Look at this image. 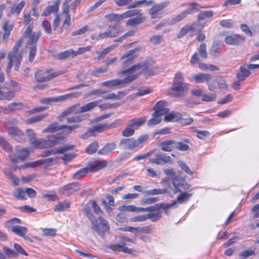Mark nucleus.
<instances>
[{
	"instance_id": "nucleus-51",
	"label": "nucleus",
	"mask_w": 259,
	"mask_h": 259,
	"mask_svg": "<svg viewBox=\"0 0 259 259\" xmlns=\"http://www.w3.org/2000/svg\"><path fill=\"white\" fill-rule=\"evenodd\" d=\"M123 19L127 18L128 17H133L135 16H138L141 15V10L138 9H135L133 10L127 11L122 14Z\"/></svg>"
},
{
	"instance_id": "nucleus-5",
	"label": "nucleus",
	"mask_w": 259,
	"mask_h": 259,
	"mask_svg": "<svg viewBox=\"0 0 259 259\" xmlns=\"http://www.w3.org/2000/svg\"><path fill=\"white\" fill-rule=\"evenodd\" d=\"M147 135H142L137 139L133 138H125L120 140L119 147L124 150H135L142 148L144 144L147 140Z\"/></svg>"
},
{
	"instance_id": "nucleus-12",
	"label": "nucleus",
	"mask_w": 259,
	"mask_h": 259,
	"mask_svg": "<svg viewBox=\"0 0 259 259\" xmlns=\"http://www.w3.org/2000/svg\"><path fill=\"white\" fill-rule=\"evenodd\" d=\"M80 189V185L78 183L68 184L59 189L60 193L65 196H69Z\"/></svg>"
},
{
	"instance_id": "nucleus-7",
	"label": "nucleus",
	"mask_w": 259,
	"mask_h": 259,
	"mask_svg": "<svg viewBox=\"0 0 259 259\" xmlns=\"http://www.w3.org/2000/svg\"><path fill=\"white\" fill-rule=\"evenodd\" d=\"M169 4V2L164 1L158 4H154L153 6L148 10V14L151 19H160L164 15V9Z\"/></svg>"
},
{
	"instance_id": "nucleus-53",
	"label": "nucleus",
	"mask_w": 259,
	"mask_h": 259,
	"mask_svg": "<svg viewBox=\"0 0 259 259\" xmlns=\"http://www.w3.org/2000/svg\"><path fill=\"white\" fill-rule=\"evenodd\" d=\"M175 147L176 149L185 151L189 149V146L184 142H176L175 141Z\"/></svg>"
},
{
	"instance_id": "nucleus-37",
	"label": "nucleus",
	"mask_w": 259,
	"mask_h": 259,
	"mask_svg": "<svg viewBox=\"0 0 259 259\" xmlns=\"http://www.w3.org/2000/svg\"><path fill=\"white\" fill-rule=\"evenodd\" d=\"M146 118L145 117L142 118H135L130 120L128 123L129 125L134 127L135 130L138 128L140 126L144 124L146 121Z\"/></svg>"
},
{
	"instance_id": "nucleus-58",
	"label": "nucleus",
	"mask_w": 259,
	"mask_h": 259,
	"mask_svg": "<svg viewBox=\"0 0 259 259\" xmlns=\"http://www.w3.org/2000/svg\"><path fill=\"white\" fill-rule=\"evenodd\" d=\"M0 146L8 152L11 151L12 149V146L3 138H0Z\"/></svg>"
},
{
	"instance_id": "nucleus-32",
	"label": "nucleus",
	"mask_w": 259,
	"mask_h": 259,
	"mask_svg": "<svg viewBox=\"0 0 259 259\" xmlns=\"http://www.w3.org/2000/svg\"><path fill=\"white\" fill-rule=\"evenodd\" d=\"M164 121L166 122L175 121L182 118V115L179 112H171L164 115Z\"/></svg>"
},
{
	"instance_id": "nucleus-26",
	"label": "nucleus",
	"mask_w": 259,
	"mask_h": 259,
	"mask_svg": "<svg viewBox=\"0 0 259 259\" xmlns=\"http://www.w3.org/2000/svg\"><path fill=\"white\" fill-rule=\"evenodd\" d=\"M189 14H190V11L185 10L176 16L171 20L169 21L167 23V24L168 25H175L179 22L183 20Z\"/></svg>"
},
{
	"instance_id": "nucleus-11",
	"label": "nucleus",
	"mask_w": 259,
	"mask_h": 259,
	"mask_svg": "<svg viewBox=\"0 0 259 259\" xmlns=\"http://www.w3.org/2000/svg\"><path fill=\"white\" fill-rule=\"evenodd\" d=\"M172 187L169 185L168 187L172 190L175 194L181 192L182 189L188 190L190 188V186L187 183L178 178L172 179Z\"/></svg>"
},
{
	"instance_id": "nucleus-38",
	"label": "nucleus",
	"mask_w": 259,
	"mask_h": 259,
	"mask_svg": "<svg viewBox=\"0 0 259 259\" xmlns=\"http://www.w3.org/2000/svg\"><path fill=\"white\" fill-rule=\"evenodd\" d=\"M59 7L58 4L49 6L44 9L42 13L41 14V16H48L51 13H57Z\"/></svg>"
},
{
	"instance_id": "nucleus-15",
	"label": "nucleus",
	"mask_w": 259,
	"mask_h": 259,
	"mask_svg": "<svg viewBox=\"0 0 259 259\" xmlns=\"http://www.w3.org/2000/svg\"><path fill=\"white\" fill-rule=\"evenodd\" d=\"M26 134L29 138V140L31 145L35 148L41 149V144L44 142L42 138L36 139V134L34 131L32 129H27L26 131Z\"/></svg>"
},
{
	"instance_id": "nucleus-59",
	"label": "nucleus",
	"mask_w": 259,
	"mask_h": 259,
	"mask_svg": "<svg viewBox=\"0 0 259 259\" xmlns=\"http://www.w3.org/2000/svg\"><path fill=\"white\" fill-rule=\"evenodd\" d=\"M3 251L8 257H17V252L6 246L3 247Z\"/></svg>"
},
{
	"instance_id": "nucleus-21",
	"label": "nucleus",
	"mask_w": 259,
	"mask_h": 259,
	"mask_svg": "<svg viewBox=\"0 0 259 259\" xmlns=\"http://www.w3.org/2000/svg\"><path fill=\"white\" fill-rule=\"evenodd\" d=\"M245 38L240 35L232 34L226 37L224 39L225 43L228 45L237 46L244 42Z\"/></svg>"
},
{
	"instance_id": "nucleus-44",
	"label": "nucleus",
	"mask_w": 259,
	"mask_h": 259,
	"mask_svg": "<svg viewBox=\"0 0 259 259\" xmlns=\"http://www.w3.org/2000/svg\"><path fill=\"white\" fill-rule=\"evenodd\" d=\"M15 197L18 199L20 200H26V197L25 196V189H23L20 188L17 189L15 191L13 192Z\"/></svg>"
},
{
	"instance_id": "nucleus-9",
	"label": "nucleus",
	"mask_w": 259,
	"mask_h": 259,
	"mask_svg": "<svg viewBox=\"0 0 259 259\" xmlns=\"http://www.w3.org/2000/svg\"><path fill=\"white\" fill-rule=\"evenodd\" d=\"M114 123H103L92 126L83 136L85 138L94 135V132L102 133L114 127Z\"/></svg>"
},
{
	"instance_id": "nucleus-18",
	"label": "nucleus",
	"mask_w": 259,
	"mask_h": 259,
	"mask_svg": "<svg viewBox=\"0 0 259 259\" xmlns=\"http://www.w3.org/2000/svg\"><path fill=\"white\" fill-rule=\"evenodd\" d=\"M138 50H132L126 52L121 57V64L126 66L130 64L132 61L138 56Z\"/></svg>"
},
{
	"instance_id": "nucleus-27",
	"label": "nucleus",
	"mask_w": 259,
	"mask_h": 259,
	"mask_svg": "<svg viewBox=\"0 0 259 259\" xmlns=\"http://www.w3.org/2000/svg\"><path fill=\"white\" fill-rule=\"evenodd\" d=\"M102 101V100H99L87 103V104L80 107L79 109V112L83 113L89 111L95 107L98 106V104Z\"/></svg>"
},
{
	"instance_id": "nucleus-3",
	"label": "nucleus",
	"mask_w": 259,
	"mask_h": 259,
	"mask_svg": "<svg viewBox=\"0 0 259 259\" xmlns=\"http://www.w3.org/2000/svg\"><path fill=\"white\" fill-rule=\"evenodd\" d=\"M40 36V32L32 31V27L29 25L24 31L23 36L27 40L26 47L29 49V60L32 62L36 53V43Z\"/></svg>"
},
{
	"instance_id": "nucleus-45",
	"label": "nucleus",
	"mask_w": 259,
	"mask_h": 259,
	"mask_svg": "<svg viewBox=\"0 0 259 259\" xmlns=\"http://www.w3.org/2000/svg\"><path fill=\"white\" fill-rule=\"evenodd\" d=\"M25 5L24 1H21L18 5H14L11 8L10 13L11 14L16 13L18 15Z\"/></svg>"
},
{
	"instance_id": "nucleus-43",
	"label": "nucleus",
	"mask_w": 259,
	"mask_h": 259,
	"mask_svg": "<svg viewBox=\"0 0 259 259\" xmlns=\"http://www.w3.org/2000/svg\"><path fill=\"white\" fill-rule=\"evenodd\" d=\"M213 15V12L212 11H201L197 16L198 21L203 20L206 19L210 18Z\"/></svg>"
},
{
	"instance_id": "nucleus-33",
	"label": "nucleus",
	"mask_w": 259,
	"mask_h": 259,
	"mask_svg": "<svg viewBox=\"0 0 259 259\" xmlns=\"http://www.w3.org/2000/svg\"><path fill=\"white\" fill-rule=\"evenodd\" d=\"M109 247L113 250L115 251H122L124 253H131V250L127 247L124 244H115L110 245Z\"/></svg>"
},
{
	"instance_id": "nucleus-1",
	"label": "nucleus",
	"mask_w": 259,
	"mask_h": 259,
	"mask_svg": "<svg viewBox=\"0 0 259 259\" xmlns=\"http://www.w3.org/2000/svg\"><path fill=\"white\" fill-rule=\"evenodd\" d=\"M153 62L151 60H145L139 63L133 65L130 68L125 69L119 74H122L126 76L122 79H115L102 82L101 84L104 87L113 88L117 86L124 87L126 84L130 83L131 81L137 78L138 74L136 73V71H141L149 75L155 74L153 70Z\"/></svg>"
},
{
	"instance_id": "nucleus-41",
	"label": "nucleus",
	"mask_w": 259,
	"mask_h": 259,
	"mask_svg": "<svg viewBox=\"0 0 259 259\" xmlns=\"http://www.w3.org/2000/svg\"><path fill=\"white\" fill-rule=\"evenodd\" d=\"M161 116L154 112L152 113V118L148 121V125L151 126L159 123L161 121Z\"/></svg>"
},
{
	"instance_id": "nucleus-48",
	"label": "nucleus",
	"mask_w": 259,
	"mask_h": 259,
	"mask_svg": "<svg viewBox=\"0 0 259 259\" xmlns=\"http://www.w3.org/2000/svg\"><path fill=\"white\" fill-rule=\"evenodd\" d=\"M88 171L87 167L81 168L73 175L72 178L75 180L82 178L85 176Z\"/></svg>"
},
{
	"instance_id": "nucleus-23",
	"label": "nucleus",
	"mask_w": 259,
	"mask_h": 259,
	"mask_svg": "<svg viewBox=\"0 0 259 259\" xmlns=\"http://www.w3.org/2000/svg\"><path fill=\"white\" fill-rule=\"evenodd\" d=\"M62 140L63 138L61 137H53L51 139H49L48 140L42 139L44 142L41 144V149L47 148L48 147L59 144Z\"/></svg>"
},
{
	"instance_id": "nucleus-22",
	"label": "nucleus",
	"mask_w": 259,
	"mask_h": 259,
	"mask_svg": "<svg viewBox=\"0 0 259 259\" xmlns=\"http://www.w3.org/2000/svg\"><path fill=\"white\" fill-rule=\"evenodd\" d=\"M155 112L162 116L168 113L169 109L166 107V103L164 101L158 102L154 107Z\"/></svg>"
},
{
	"instance_id": "nucleus-57",
	"label": "nucleus",
	"mask_w": 259,
	"mask_h": 259,
	"mask_svg": "<svg viewBox=\"0 0 259 259\" xmlns=\"http://www.w3.org/2000/svg\"><path fill=\"white\" fill-rule=\"evenodd\" d=\"M168 192V191L166 189H154L150 190L146 192V194L149 195H153L157 194H163Z\"/></svg>"
},
{
	"instance_id": "nucleus-24",
	"label": "nucleus",
	"mask_w": 259,
	"mask_h": 259,
	"mask_svg": "<svg viewBox=\"0 0 259 259\" xmlns=\"http://www.w3.org/2000/svg\"><path fill=\"white\" fill-rule=\"evenodd\" d=\"M200 59L198 57V54L197 52H195L191 57L190 60V63L191 65H193L196 63H198V67L199 68L203 70L206 71L207 70L208 65L203 63H200Z\"/></svg>"
},
{
	"instance_id": "nucleus-2",
	"label": "nucleus",
	"mask_w": 259,
	"mask_h": 259,
	"mask_svg": "<svg viewBox=\"0 0 259 259\" xmlns=\"http://www.w3.org/2000/svg\"><path fill=\"white\" fill-rule=\"evenodd\" d=\"M85 216L90 220L92 223V228L102 237L104 236L106 232L110 228L108 222L101 217L94 219V215L90 210L89 206H86L82 210Z\"/></svg>"
},
{
	"instance_id": "nucleus-40",
	"label": "nucleus",
	"mask_w": 259,
	"mask_h": 259,
	"mask_svg": "<svg viewBox=\"0 0 259 259\" xmlns=\"http://www.w3.org/2000/svg\"><path fill=\"white\" fill-rule=\"evenodd\" d=\"M4 172L8 176V178L14 185L17 186L19 185V179L15 175L12 174L9 169L5 168Z\"/></svg>"
},
{
	"instance_id": "nucleus-35",
	"label": "nucleus",
	"mask_w": 259,
	"mask_h": 259,
	"mask_svg": "<svg viewBox=\"0 0 259 259\" xmlns=\"http://www.w3.org/2000/svg\"><path fill=\"white\" fill-rule=\"evenodd\" d=\"M250 74V72L248 68L241 66L240 71L237 73V78L239 81H243Z\"/></svg>"
},
{
	"instance_id": "nucleus-30",
	"label": "nucleus",
	"mask_w": 259,
	"mask_h": 259,
	"mask_svg": "<svg viewBox=\"0 0 259 259\" xmlns=\"http://www.w3.org/2000/svg\"><path fill=\"white\" fill-rule=\"evenodd\" d=\"M105 18L110 22H113L115 23L121 22L124 19L122 14L111 13L106 15Z\"/></svg>"
},
{
	"instance_id": "nucleus-34",
	"label": "nucleus",
	"mask_w": 259,
	"mask_h": 259,
	"mask_svg": "<svg viewBox=\"0 0 259 259\" xmlns=\"http://www.w3.org/2000/svg\"><path fill=\"white\" fill-rule=\"evenodd\" d=\"M11 231L15 234L22 237L24 236L27 232V229L21 226L15 225L12 227Z\"/></svg>"
},
{
	"instance_id": "nucleus-50",
	"label": "nucleus",
	"mask_w": 259,
	"mask_h": 259,
	"mask_svg": "<svg viewBox=\"0 0 259 259\" xmlns=\"http://www.w3.org/2000/svg\"><path fill=\"white\" fill-rule=\"evenodd\" d=\"M154 4V1L153 0H140L135 2L133 3L132 6L129 7L130 8H137L141 5H145L146 6H151Z\"/></svg>"
},
{
	"instance_id": "nucleus-29",
	"label": "nucleus",
	"mask_w": 259,
	"mask_h": 259,
	"mask_svg": "<svg viewBox=\"0 0 259 259\" xmlns=\"http://www.w3.org/2000/svg\"><path fill=\"white\" fill-rule=\"evenodd\" d=\"M116 148V144L114 143H108L98 151V154L101 155H108L111 153Z\"/></svg>"
},
{
	"instance_id": "nucleus-52",
	"label": "nucleus",
	"mask_w": 259,
	"mask_h": 259,
	"mask_svg": "<svg viewBox=\"0 0 259 259\" xmlns=\"http://www.w3.org/2000/svg\"><path fill=\"white\" fill-rule=\"evenodd\" d=\"M98 148V142L94 141L85 149V152L88 154H92L97 151Z\"/></svg>"
},
{
	"instance_id": "nucleus-19",
	"label": "nucleus",
	"mask_w": 259,
	"mask_h": 259,
	"mask_svg": "<svg viewBox=\"0 0 259 259\" xmlns=\"http://www.w3.org/2000/svg\"><path fill=\"white\" fill-rule=\"evenodd\" d=\"M192 195V194L189 193L187 192L181 193L179 195L177 199L171 203L167 204L164 207L165 209H168L170 207L176 205L177 203L182 204L188 201Z\"/></svg>"
},
{
	"instance_id": "nucleus-63",
	"label": "nucleus",
	"mask_w": 259,
	"mask_h": 259,
	"mask_svg": "<svg viewBox=\"0 0 259 259\" xmlns=\"http://www.w3.org/2000/svg\"><path fill=\"white\" fill-rule=\"evenodd\" d=\"M120 209L123 211L138 212V207L135 205H122Z\"/></svg>"
},
{
	"instance_id": "nucleus-13",
	"label": "nucleus",
	"mask_w": 259,
	"mask_h": 259,
	"mask_svg": "<svg viewBox=\"0 0 259 259\" xmlns=\"http://www.w3.org/2000/svg\"><path fill=\"white\" fill-rule=\"evenodd\" d=\"M122 31V27L115 24L113 26H109L106 32L101 33L100 36L102 37H115Z\"/></svg>"
},
{
	"instance_id": "nucleus-56",
	"label": "nucleus",
	"mask_w": 259,
	"mask_h": 259,
	"mask_svg": "<svg viewBox=\"0 0 259 259\" xmlns=\"http://www.w3.org/2000/svg\"><path fill=\"white\" fill-rule=\"evenodd\" d=\"M135 130L134 127L130 126L129 123H127V127L122 132V135L125 137H131L134 134Z\"/></svg>"
},
{
	"instance_id": "nucleus-4",
	"label": "nucleus",
	"mask_w": 259,
	"mask_h": 259,
	"mask_svg": "<svg viewBox=\"0 0 259 259\" xmlns=\"http://www.w3.org/2000/svg\"><path fill=\"white\" fill-rule=\"evenodd\" d=\"M23 39L22 38L18 39L14 47L12 52H9L8 59L9 63L7 65V72L10 71L13 64H15V69L18 71L19 70L20 62L22 61L23 55L22 50H20Z\"/></svg>"
},
{
	"instance_id": "nucleus-17",
	"label": "nucleus",
	"mask_w": 259,
	"mask_h": 259,
	"mask_svg": "<svg viewBox=\"0 0 259 259\" xmlns=\"http://www.w3.org/2000/svg\"><path fill=\"white\" fill-rule=\"evenodd\" d=\"M149 161L157 165H163L170 163L171 161V158L165 154L158 153L155 155L154 158L149 159Z\"/></svg>"
},
{
	"instance_id": "nucleus-16",
	"label": "nucleus",
	"mask_w": 259,
	"mask_h": 259,
	"mask_svg": "<svg viewBox=\"0 0 259 259\" xmlns=\"http://www.w3.org/2000/svg\"><path fill=\"white\" fill-rule=\"evenodd\" d=\"M107 165V162L106 160L99 161L94 160L89 162L87 168L89 171L95 172L106 167Z\"/></svg>"
},
{
	"instance_id": "nucleus-10",
	"label": "nucleus",
	"mask_w": 259,
	"mask_h": 259,
	"mask_svg": "<svg viewBox=\"0 0 259 259\" xmlns=\"http://www.w3.org/2000/svg\"><path fill=\"white\" fill-rule=\"evenodd\" d=\"M188 79L190 81L195 82L196 83L206 82L209 90L212 91L208 84V82L212 79L211 75L209 74L204 73H194L191 74Z\"/></svg>"
},
{
	"instance_id": "nucleus-8",
	"label": "nucleus",
	"mask_w": 259,
	"mask_h": 259,
	"mask_svg": "<svg viewBox=\"0 0 259 259\" xmlns=\"http://www.w3.org/2000/svg\"><path fill=\"white\" fill-rule=\"evenodd\" d=\"M60 74V73L54 72L52 69L39 70L35 73V79L38 82H45L52 80Z\"/></svg>"
},
{
	"instance_id": "nucleus-36",
	"label": "nucleus",
	"mask_w": 259,
	"mask_h": 259,
	"mask_svg": "<svg viewBox=\"0 0 259 259\" xmlns=\"http://www.w3.org/2000/svg\"><path fill=\"white\" fill-rule=\"evenodd\" d=\"M76 56V53H75V51L73 50L70 49L62 52H60L58 54L56 57L58 59H65L69 57H73Z\"/></svg>"
},
{
	"instance_id": "nucleus-42",
	"label": "nucleus",
	"mask_w": 259,
	"mask_h": 259,
	"mask_svg": "<svg viewBox=\"0 0 259 259\" xmlns=\"http://www.w3.org/2000/svg\"><path fill=\"white\" fill-rule=\"evenodd\" d=\"M144 20L145 19L142 17L141 15L138 16L134 18L128 19L126 21V24L128 26H135L142 23Z\"/></svg>"
},
{
	"instance_id": "nucleus-46",
	"label": "nucleus",
	"mask_w": 259,
	"mask_h": 259,
	"mask_svg": "<svg viewBox=\"0 0 259 259\" xmlns=\"http://www.w3.org/2000/svg\"><path fill=\"white\" fill-rule=\"evenodd\" d=\"M15 97V94L12 91H8L4 92L3 91L1 92L0 93V100H11Z\"/></svg>"
},
{
	"instance_id": "nucleus-39",
	"label": "nucleus",
	"mask_w": 259,
	"mask_h": 259,
	"mask_svg": "<svg viewBox=\"0 0 259 259\" xmlns=\"http://www.w3.org/2000/svg\"><path fill=\"white\" fill-rule=\"evenodd\" d=\"M70 206V202L69 201L65 200L60 202L55 205L54 207L55 211H63L69 208Z\"/></svg>"
},
{
	"instance_id": "nucleus-64",
	"label": "nucleus",
	"mask_w": 259,
	"mask_h": 259,
	"mask_svg": "<svg viewBox=\"0 0 259 259\" xmlns=\"http://www.w3.org/2000/svg\"><path fill=\"white\" fill-rule=\"evenodd\" d=\"M147 219L146 215H140L132 217L130 219V221L132 222H144Z\"/></svg>"
},
{
	"instance_id": "nucleus-31",
	"label": "nucleus",
	"mask_w": 259,
	"mask_h": 259,
	"mask_svg": "<svg viewBox=\"0 0 259 259\" xmlns=\"http://www.w3.org/2000/svg\"><path fill=\"white\" fill-rule=\"evenodd\" d=\"M81 0H65L63 4V8L67 7L68 11L70 10L74 11L76 7L78 6Z\"/></svg>"
},
{
	"instance_id": "nucleus-62",
	"label": "nucleus",
	"mask_w": 259,
	"mask_h": 259,
	"mask_svg": "<svg viewBox=\"0 0 259 259\" xmlns=\"http://www.w3.org/2000/svg\"><path fill=\"white\" fill-rule=\"evenodd\" d=\"M159 208V207L158 204L146 208L138 207V212H153L157 211Z\"/></svg>"
},
{
	"instance_id": "nucleus-14",
	"label": "nucleus",
	"mask_w": 259,
	"mask_h": 259,
	"mask_svg": "<svg viewBox=\"0 0 259 259\" xmlns=\"http://www.w3.org/2000/svg\"><path fill=\"white\" fill-rule=\"evenodd\" d=\"M8 133L15 140L19 142H23L26 139V135L20 129L15 126L8 128Z\"/></svg>"
},
{
	"instance_id": "nucleus-61",
	"label": "nucleus",
	"mask_w": 259,
	"mask_h": 259,
	"mask_svg": "<svg viewBox=\"0 0 259 259\" xmlns=\"http://www.w3.org/2000/svg\"><path fill=\"white\" fill-rule=\"evenodd\" d=\"M115 4L119 7L124 6H127V8L130 9L133 8H130L129 7L132 6L133 1L132 0H114Z\"/></svg>"
},
{
	"instance_id": "nucleus-49",
	"label": "nucleus",
	"mask_w": 259,
	"mask_h": 259,
	"mask_svg": "<svg viewBox=\"0 0 259 259\" xmlns=\"http://www.w3.org/2000/svg\"><path fill=\"white\" fill-rule=\"evenodd\" d=\"M124 96V94L122 92H118V94H115L114 93H110L106 96H103L104 100H119L121 98Z\"/></svg>"
},
{
	"instance_id": "nucleus-55",
	"label": "nucleus",
	"mask_w": 259,
	"mask_h": 259,
	"mask_svg": "<svg viewBox=\"0 0 259 259\" xmlns=\"http://www.w3.org/2000/svg\"><path fill=\"white\" fill-rule=\"evenodd\" d=\"M62 13L63 14L65 15V18L63 21L64 24L69 26L71 23V16L68 11L67 7H66L64 8H62Z\"/></svg>"
},
{
	"instance_id": "nucleus-54",
	"label": "nucleus",
	"mask_w": 259,
	"mask_h": 259,
	"mask_svg": "<svg viewBox=\"0 0 259 259\" xmlns=\"http://www.w3.org/2000/svg\"><path fill=\"white\" fill-rule=\"evenodd\" d=\"M47 116L48 114H39L27 119L26 120V122L27 123H33L34 122H36L42 120Z\"/></svg>"
},
{
	"instance_id": "nucleus-25",
	"label": "nucleus",
	"mask_w": 259,
	"mask_h": 259,
	"mask_svg": "<svg viewBox=\"0 0 259 259\" xmlns=\"http://www.w3.org/2000/svg\"><path fill=\"white\" fill-rule=\"evenodd\" d=\"M63 130V125H60L58 122H54L49 124L46 128L42 130V133H55Z\"/></svg>"
},
{
	"instance_id": "nucleus-47",
	"label": "nucleus",
	"mask_w": 259,
	"mask_h": 259,
	"mask_svg": "<svg viewBox=\"0 0 259 259\" xmlns=\"http://www.w3.org/2000/svg\"><path fill=\"white\" fill-rule=\"evenodd\" d=\"M199 55L202 59H206L208 54L206 50V45L205 43H202L198 49Z\"/></svg>"
},
{
	"instance_id": "nucleus-20",
	"label": "nucleus",
	"mask_w": 259,
	"mask_h": 259,
	"mask_svg": "<svg viewBox=\"0 0 259 259\" xmlns=\"http://www.w3.org/2000/svg\"><path fill=\"white\" fill-rule=\"evenodd\" d=\"M16 157L12 158L10 156L11 161L13 163H17L19 160L23 161L27 158L29 155V152L24 148H17L15 150Z\"/></svg>"
},
{
	"instance_id": "nucleus-60",
	"label": "nucleus",
	"mask_w": 259,
	"mask_h": 259,
	"mask_svg": "<svg viewBox=\"0 0 259 259\" xmlns=\"http://www.w3.org/2000/svg\"><path fill=\"white\" fill-rule=\"evenodd\" d=\"M158 210V209L155 212H151L146 215L147 217V219H150L153 222L160 219L161 218V214L160 211Z\"/></svg>"
},
{
	"instance_id": "nucleus-6",
	"label": "nucleus",
	"mask_w": 259,
	"mask_h": 259,
	"mask_svg": "<svg viewBox=\"0 0 259 259\" xmlns=\"http://www.w3.org/2000/svg\"><path fill=\"white\" fill-rule=\"evenodd\" d=\"M171 90L175 92L174 96L176 97L181 96L188 91L189 85L184 82V78L181 72L176 73Z\"/></svg>"
},
{
	"instance_id": "nucleus-28",
	"label": "nucleus",
	"mask_w": 259,
	"mask_h": 259,
	"mask_svg": "<svg viewBox=\"0 0 259 259\" xmlns=\"http://www.w3.org/2000/svg\"><path fill=\"white\" fill-rule=\"evenodd\" d=\"M174 140H167L161 142L160 147L162 150L166 152H171L175 149Z\"/></svg>"
}]
</instances>
